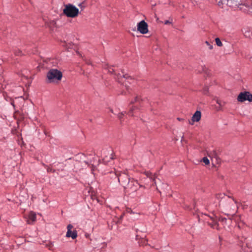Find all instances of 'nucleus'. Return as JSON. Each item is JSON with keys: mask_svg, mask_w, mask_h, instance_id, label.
I'll list each match as a JSON object with an SVG mask.
<instances>
[{"mask_svg": "<svg viewBox=\"0 0 252 252\" xmlns=\"http://www.w3.org/2000/svg\"><path fill=\"white\" fill-rule=\"evenodd\" d=\"M62 73L57 69H51L47 74L48 83H52L55 81L61 80L62 78Z\"/></svg>", "mask_w": 252, "mask_h": 252, "instance_id": "nucleus-1", "label": "nucleus"}, {"mask_svg": "<svg viewBox=\"0 0 252 252\" xmlns=\"http://www.w3.org/2000/svg\"><path fill=\"white\" fill-rule=\"evenodd\" d=\"M79 12V9L74 5L71 4L64 5L63 13L67 17L75 18L78 16Z\"/></svg>", "mask_w": 252, "mask_h": 252, "instance_id": "nucleus-2", "label": "nucleus"}, {"mask_svg": "<svg viewBox=\"0 0 252 252\" xmlns=\"http://www.w3.org/2000/svg\"><path fill=\"white\" fill-rule=\"evenodd\" d=\"M237 203V201L233 198L228 196V199L222 201L219 205L224 211L231 212L232 210H234L235 205H236Z\"/></svg>", "mask_w": 252, "mask_h": 252, "instance_id": "nucleus-3", "label": "nucleus"}, {"mask_svg": "<svg viewBox=\"0 0 252 252\" xmlns=\"http://www.w3.org/2000/svg\"><path fill=\"white\" fill-rule=\"evenodd\" d=\"M115 175L117 177L119 183L124 188L126 186V185H128V182L130 180L128 176L125 172L116 171Z\"/></svg>", "mask_w": 252, "mask_h": 252, "instance_id": "nucleus-4", "label": "nucleus"}, {"mask_svg": "<svg viewBox=\"0 0 252 252\" xmlns=\"http://www.w3.org/2000/svg\"><path fill=\"white\" fill-rule=\"evenodd\" d=\"M237 100L239 102H244L248 100L250 102L252 101V94L249 92H244L241 93L237 97Z\"/></svg>", "mask_w": 252, "mask_h": 252, "instance_id": "nucleus-5", "label": "nucleus"}, {"mask_svg": "<svg viewBox=\"0 0 252 252\" xmlns=\"http://www.w3.org/2000/svg\"><path fill=\"white\" fill-rule=\"evenodd\" d=\"M137 31L142 34H146L148 32V25L144 20L137 24Z\"/></svg>", "mask_w": 252, "mask_h": 252, "instance_id": "nucleus-6", "label": "nucleus"}, {"mask_svg": "<svg viewBox=\"0 0 252 252\" xmlns=\"http://www.w3.org/2000/svg\"><path fill=\"white\" fill-rule=\"evenodd\" d=\"M138 185V183L137 181L131 179L128 182V185H126V186L124 187V188L130 189L131 191H134L136 190Z\"/></svg>", "mask_w": 252, "mask_h": 252, "instance_id": "nucleus-7", "label": "nucleus"}, {"mask_svg": "<svg viewBox=\"0 0 252 252\" xmlns=\"http://www.w3.org/2000/svg\"><path fill=\"white\" fill-rule=\"evenodd\" d=\"M201 118V113L200 111H196L193 115L191 121L189 122V124L193 125L194 122H199Z\"/></svg>", "mask_w": 252, "mask_h": 252, "instance_id": "nucleus-8", "label": "nucleus"}, {"mask_svg": "<svg viewBox=\"0 0 252 252\" xmlns=\"http://www.w3.org/2000/svg\"><path fill=\"white\" fill-rule=\"evenodd\" d=\"M66 237H71L73 239H75L77 237V232L76 230H73L72 231H67L66 234Z\"/></svg>", "mask_w": 252, "mask_h": 252, "instance_id": "nucleus-9", "label": "nucleus"}, {"mask_svg": "<svg viewBox=\"0 0 252 252\" xmlns=\"http://www.w3.org/2000/svg\"><path fill=\"white\" fill-rule=\"evenodd\" d=\"M211 220H212V222H209L208 224L213 228L218 229V223L216 220L213 218H211Z\"/></svg>", "mask_w": 252, "mask_h": 252, "instance_id": "nucleus-10", "label": "nucleus"}, {"mask_svg": "<svg viewBox=\"0 0 252 252\" xmlns=\"http://www.w3.org/2000/svg\"><path fill=\"white\" fill-rule=\"evenodd\" d=\"M144 174L148 177L150 179V180H152L154 182V185H156V183L155 182V176L153 175L151 172L149 171H146L144 172Z\"/></svg>", "mask_w": 252, "mask_h": 252, "instance_id": "nucleus-11", "label": "nucleus"}, {"mask_svg": "<svg viewBox=\"0 0 252 252\" xmlns=\"http://www.w3.org/2000/svg\"><path fill=\"white\" fill-rule=\"evenodd\" d=\"M216 102L219 105L218 110H220V111L222 110L223 106H224V105L225 104V102L224 101L222 102L221 100H220L218 99H217L216 100Z\"/></svg>", "mask_w": 252, "mask_h": 252, "instance_id": "nucleus-12", "label": "nucleus"}, {"mask_svg": "<svg viewBox=\"0 0 252 252\" xmlns=\"http://www.w3.org/2000/svg\"><path fill=\"white\" fill-rule=\"evenodd\" d=\"M29 219L30 220H28L29 221L30 220H31L32 221H34L36 220L35 214L33 212H31L29 215Z\"/></svg>", "mask_w": 252, "mask_h": 252, "instance_id": "nucleus-13", "label": "nucleus"}, {"mask_svg": "<svg viewBox=\"0 0 252 252\" xmlns=\"http://www.w3.org/2000/svg\"><path fill=\"white\" fill-rule=\"evenodd\" d=\"M215 41H216V44L219 46V47H221L222 46V44L220 40V39L219 38H216L215 39Z\"/></svg>", "mask_w": 252, "mask_h": 252, "instance_id": "nucleus-14", "label": "nucleus"}, {"mask_svg": "<svg viewBox=\"0 0 252 252\" xmlns=\"http://www.w3.org/2000/svg\"><path fill=\"white\" fill-rule=\"evenodd\" d=\"M136 108L135 106H132V107L130 108L129 111L128 112V114L130 116H133V112L134 110Z\"/></svg>", "mask_w": 252, "mask_h": 252, "instance_id": "nucleus-15", "label": "nucleus"}, {"mask_svg": "<svg viewBox=\"0 0 252 252\" xmlns=\"http://www.w3.org/2000/svg\"><path fill=\"white\" fill-rule=\"evenodd\" d=\"M203 162L205 163V165H208L210 163L209 160L208 158L206 157H204L202 158Z\"/></svg>", "mask_w": 252, "mask_h": 252, "instance_id": "nucleus-16", "label": "nucleus"}, {"mask_svg": "<svg viewBox=\"0 0 252 252\" xmlns=\"http://www.w3.org/2000/svg\"><path fill=\"white\" fill-rule=\"evenodd\" d=\"M126 113V112H125V113H124L123 112H121V113H120L118 115V118L119 119V120L122 121V119L123 118V117L125 115V114Z\"/></svg>", "mask_w": 252, "mask_h": 252, "instance_id": "nucleus-17", "label": "nucleus"}, {"mask_svg": "<svg viewBox=\"0 0 252 252\" xmlns=\"http://www.w3.org/2000/svg\"><path fill=\"white\" fill-rule=\"evenodd\" d=\"M14 53L16 56H21L22 55L21 51L19 49L15 50Z\"/></svg>", "mask_w": 252, "mask_h": 252, "instance_id": "nucleus-18", "label": "nucleus"}, {"mask_svg": "<svg viewBox=\"0 0 252 252\" xmlns=\"http://www.w3.org/2000/svg\"><path fill=\"white\" fill-rule=\"evenodd\" d=\"M139 98L138 96H136L135 97L133 101V100L131 101V102H130V104H133L134 102L139 101Z\"/></svg>", "mask_w": 252, "mask_h": 252, "instance_id": "nucleus-19", "label": "nucleus"}, {"mask_svg": "<svg viewBox=\"0 0 252 252\" xmlns=\"http://www.w3.org/2000/svg\"><path fill=\"white\" fill-rule=\"evenodd\" d=\"M108 71L110 73H114L115 72L113 67L112 66L108 67Z\"/></svg>", "mask_w": 252, "mask_h": 252, "instance_id": "nucleus-20", "label": "nucleus"}, {"mask_svg": "<svg viewBox=\"0 0 252 252\" xmlns=\"http://www.w3.org/2000/svg\"><path fill=\"white\" fill-rule=\"evenodd\" d=\"M224 196V194H217L216 195V197L217 198L219 199V198H223V196Z\"/></svg>", "mask_w": 252, "mask_h": 252, "instance_id": "nucleus-21", "label": "nucleus"}, {"mask_svg": "<svg viewBox=\"0 0 252 252\" xmlns=\"http://www.w3.org/2000/svg\"><path fill=\"white\" fill-rule=\"evenodd\" d=\"M205 43L209 46V48L210 49V50H212L213 48V45H211L209 42L208 41H206L205 42Z\"/></svg>", "mask_w": 252, "mask_h": 252, "instance_id": "nucleus-22", "label": "nucleus"}, {"mask_svg": "<svg viewBox=\"0 0 252 252\" xmlns=\"http://www.w3.org/2000/svg\"><path fill=\"white\" fill-rule=\"evenodd\" d=\"M73 228V226L71 224H68L67 226V231L71 230Z\"/></svg>", "mask_w": 252, "mask_h": 252, "instance_id": "nucleus-23", "label": "nucleus"}, {"mask_svg": "<svg viewBox=\"0 0 252 252\" xmlns=\"http://www.w3.org/2000/svg\"><path fill=\"white\" fill-rule=\"evenodd\" d=\"M47 171L48 172H54V170L52 168L49 167L47 168Z\"/></svg>", "mask_w": 252, "mask_h": 252, "instance_id": "nucleus-24", "label": "nucleus"}, {"mask_svg": "<svg viewBox=\"0 0 252 252\" xmlns=\"http://www.w3.org/2000/svg\"><path fill=\"white\" fill-rule=\"evenodd\" d=\"M123 77L124 78H126V79L130 78V77L129 76H128L127 74H123Z\"/></svg>", "mask_w": 252, "mask_h": 252, "instance_id": "nucleus-25", "label": "nucleus"}, {"mask_svg": "<svg viewBox=\"0 0 252 252\" xmlns=\"http://www.w3.org/2000/svg\"><path fill=\"white\" fill-rule=\"evenodd\" d=\"M124 85H125L126 89L127 90V92L129 91V88L128 86H127V84L126 82L123 83Z\"/></svg>", "mask_w": 252, "mask_h": 252, "instance_id": "nucleus-26", "label": "nucleus"}, {"mask_svg": "<svg viewBox=\"0 0 252 252\" xmlns=\"http://www.w3.org/2000/svg\"><path fill=\"white\" fill-rule=\"evenodd\" d=\"M170 23H171V22H170V21H169V20H166V21H165V22H164V24H165V25H168V24H170Z\"/></svg>", "mask_w": 252, "mask_h": 252, "instance_id": "nucleus-27", "label": "nucleus"}, {"mask_svg": "<svg viewBox=\"0 0 252 252\" xmlns=\"http://www.w3.org/2000/svg\"><path fill=\"white\" fill-rule=\"evenodd\" d=\"M120 77H121V76L120 74H118V75H117V79H118V81H119V82H121V80H120Z\"/></svg>", "mask_w": 252, "mask_h": 252, "instance_id": "nucleus-28", "label": "nucleus"}, {"mask_svg": "<svg viewBox=\"0 0 252 252\" xmlns=\"http://www.w3.org/2000/svg\"><path fill=\"white\" fill-rule=\"evenodd\" d=\"M207 91H208V88H204V89L203 90V93L206 94V92H207Z\"/></svg>", "mask_w": 252, "mask_h": 252, "instance_id": "nucleus-29", "label": "nucleus"}, {"mask_svg": "<svg viewBox=\"0 0 252 252\" xmlns=\"http://www.w3.org/2000/svg\"><path fill=\"white\" fill-rule=\"evenodd\" d=\"M177 120L179 121H183L184 119H183V118H177Z\"/></svg>", "mask_w": 252, "mask_h": 252, "instance_id": "nucleus-30", "label": "nucleus"}, {"mask_svg": "<svg viewBox=\"0 0 252 252\" xmlns=\"http://www.w3.org/2000/svg\"><path fill=\"white\" fill-rule=\"evenodd\" d=\"M124 216V213H123L120 217V219L122 220Z\"/></svg>", "mask_w": 252, "mask_h": 252, "instance_id": "nucleus-31", "label": "nucleus"}, {"mask_svg": "<svg viewBox=\"0 0 252 252\" xmlns=\"http://www.w3.org/2000/svg\"><path fill=\"white\" fill-rule=\"evenodd\" d=\"M11 105L14 107H15V105H14V101H12L11 102Z\"/></svg>", "mask_w": 252, "mask_h": 252, "instance_id": "nucleus-32", "label": "nucleus"}, {"mask_svg": "<svg viewBox=\"0 0 252 252\" xmlns=\"http://www.w3.org/2000/svg\"><path fill=\"white\" fill-rule=\"evenodd\" d=\"M78 6H79V7H83V6H82V3H80V4H79L78 5Z\"/></svg>", "mask_w": 252, "mask_h": 252, "instance_id": "nucleus-33", "label": "nucleus"}, {"mask_svg": "<svg viewBox=\"0 0 252 252\" xmlns=\"http://www.w3.org/2000/svg\"><path fill=\"white\" fill-rule=\"evenodd\" d=\"M127 212L129 213H132V211H131V210L130 209L127 210Z\"/></svg>", "mask_w": 252, "mask_h": 252, "instance_id": "nucleus-34", "label": "nucleus"}, {"mask_svg": "<svg viewBox=\"0 0 252 252\" xmlns=\"http://www.w3.org/2000/svg\"><path fill=\"white\" fill-rule=\"evenodd\" d=\"M250 61L252 63V57L250 58Z\"/></svg>", "mask_w": 252, "mask_h": 252, "instance_id": "nucleus-35", "label": "nucleus"}, {"mask_svg": "<svg viewBox=\"0 0 252 252\" xmlns=\"http://www.w3.org/2000/svg\"><path fill=\"white\" fill-rule=\"evenodd\" d=\"M111 112L112 113H113V110H111Z\"/></svg>", "mask_w": 252, "mask_h": 252, "instance_id": "nucleus-36", "label": "nucleus"}, {"mask_svg": "<svg viewBox=\"0 0 252 252\" xmlns=\"http://www.w3.org/2000/svg\"><path fill=\"white\" fill-rule=\"evenodd\" d=\"M110 159H113V158H112V157H110Z\"/></svg>", "mask_w": 252, "mask_h": 252, "instance_id": "nucleus-37", "label": "nucleus"}, {"mask_svg": "<svg viewBox=\"0 0 252 252\" xmlns=\"http://www.w3.org/2000/svg\"><path fill=\"white\" fill-rule=\"evenodd\" d=\"M245 36H247V35L246 34V33H245Z\"/></svg>", "mask_w": 252, "mask_h": 252, "instance_id": "nucleus-38", "label": "nucleus"}, {"mask_svg": "<svg viewBox=\"0 0 252 252\" xmlns=\"http://www.w3.org/2000/svg\"><path fill=\"white\" fill-rule=\"evenodd\" d=\"M245 36H247V35L246 34V33H245Z\"/></svg>", "mask_w": 252, "mask_h": 252, "instance_id": "nucleus-39", "label": "nucleus"}]
</instances>
